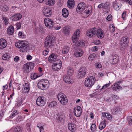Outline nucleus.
<instances>
[{
    "mask_svg": "<svg viewBox=\"0 0 132 132\" xmlns=\"http://www.w3.org/2000/svg\"><path fill=\"white\" fill-rule=\"evenodd\" d=\"M78 9L79 10V12L82 17L87 18L91 13L92 8L90 6L86 7L84 3L81 2L78 4L77 10H78Z\"/></svg>",
    "mask_w": 132,
    "mask_h": 132,
    "instance_id": "f257e3e1",
    "label": "nucleus"
},
{
    "mask_svg": "<svg viewBox=\"0 0 132 132\" xmlns=\"http://www.w3.org/2000/svg\"><path fill=\"white\" fill-rule=\"evenodd\" d=\"M15 46L20 48L19 51L21 52H29L32 50L31 46L28 45V42L25 41H20L16 42L15 44Z\"/></svg>",
    "mask_w": 132,
    "mask_h": 132,
    "instance_id": "f03ea898",
    "label": "nucleus"
},
{
    "mask_svg": "<svg viewBox=\"0 0 132 132\" xmlns=\"http://www.w3.org/2000/svg\"><path fill=\"white\" fill-rule=\"evenodd\" d=\"M55 40V37L53 35L47 36L45 40L44 47L47 48H51L53 45Z\"/></svg>",
    "mask_w": 132,
    "mask_h": 132,
    "instance_id": "7ed1b4c3",
    "label": "nucleus"
},
{
    "mask_svg": "<svg viewBox=\"0 0 132 132\" xmlns=\"http://www.w3.org/2000/svg\"><path fill=\"white\" fill-rule=\"evenodd\" d=\"M49 85V81L46 79L41 80L38 82L37 84L38 88L41 90H44L45 88H48Z\"/></svg>",
    "mask_w": 132,
    "mask_h": 132,
    "instance_id": "20e7f679",
    "label": "nucleus"
},
{
    "mask_svg": "<svg viewBox=\"0 0 132 132\" xmlns=\"http://www.w3.org/2000/svg\"><path fill=\"white\" fill-rule=\"evenodd\" d=\"M95 81V79L94 77L91 76L88 77L85 80V85L86 87H88L89 88L93 85Z\"/></svg>",
    "mask_w": 132,
    "mask_h": 132,
    "instance_id": "39448f33",
    "label": "nucleus"
},
{
    "mask_svg": "<svg viewBox=\"0 0 132 132\" xmlns=\"http://www.w3.org/2000/svg\"><path fill=\"white\" fill-rule=\"evenodd\" d=\"M57 98L61 104L65 105L67 104L68 100L66 96L63 93H59L57 95Z\"/></svg>",
    "mask_w": 132,
    "mask_h": 132,
    "instance_id": "423d86ee",
    "label": "nucleus"
},
{
    "mask_svg": "<svg viewBox=\"0 0 132 132\" xmlns=\"http://www.w3.org/2000/svg\"><path fill=\"white\" fill-rule=\"evenodd\" d=\"M42 12L43 15L47 17L50 16L52 13V11L51 9L46 6L43 7Z\"/></svg>",
    "mask_w": 132,
    "mask_h": 132,
    "instance_id": "0eeeda50",
    "label": "nucleus"
},
{
    "mask_svg": "<svg viewBox=\"0 0 132 132\" xmlns=\"http://www.w3.org/2000/svg\"><path fill=\"white\" fill-rule=\"evenodd\" d=\"M37 104L39 106H43L45 103V101L43 96H39L36 99Z\"/></svg>",
    "mask_w": 132,
    "mask_h": 132,
    "instance_id": "6e6552de",
    "label": "nucleus"
},
{
    "mask_svg": "<svg viewBox=\"0 0 132 132\" xmlns=\"http://www.w3.org/2000/svg\"><path fill=\"white\" fill-rule=\"evenodd\" d=\"M96 30V28L95 27L91 28L87 31V35L90 38L94 37L95 35Z\"/></svg>",
    "mask_w": 132,
    "mask_h": 132,
    "instance_id": "1a4fd4ad",
    "label": "nucleus"
},
{
    "mask_svg": "<svg viewBox=\"0 0 132 132\" xmlns=\"http://www.w3.org/2000/svg\"><path fill=\"white\" fill-rule=\"evenodd\" d=\"M110 63L113 64H117L119 61V57L117 55H112L110 57Z\"/></svg>",
    "mask_w": 132,
    "mask_h": 132,
    "instance_id": "9d476101",
    "label": "nucleus"
},
{
    "mask_svg": "<svg viewBox=\"0 0 132 132\" xmlns=\"http://www.w3.org/2000/svg\"><path fill=\"white\" fill-rule=\"evenodd\" d=\"M80 31L79 29H77L74 33L72 38L73 43H76L78 40L80 35Z\"/></svg>",
    "mask_w": 132,
    "mask_h": 132,
    "instance_id": "9b49d317",
    "label": "nucleus"
},
{
    "mask_svg": "<svg viewBox=\"0 0 132 132\" xmlns=\"http://www.w3.org/2000/svg\"><path fill=\"white\" fill-rule=\"evenodd\" d=\"M44 22L46 26L50 28L53 27L54 24V22L52 20L49 18H46L44 19Z\"/></svg>",
    "mask_w": 132,
    "mask_h": 132,
    "instance_id": "f8f14e48",
    "label": "nucleus"
},
{
    "mask_svg": "<svg viewBox=\"0 0 132 132\" xmlns=\"http://www.w3.org/2000/svg\"><path fill=\"white\" fill-rule=\"evenodd\" d=\"M127 38L125 37H123L121 39L120 41V43L121 45L120 46V48L121 49L123 50H124L127 46Z\"/></svg>",
    "mask_w": 132,
    "mask_h": 132,
    "instance_id": "ddd939ff",
    "label": "nucleus"
},
{
    "mask_svg": "<svg viewBox=\"0 0 132 132\" xmlns=\"http://www.w3.org/2000/svg\"><path fill=\"white\" fill-rule=\"evenodd\" d=\"M74 112L75 115L77 117H80L82 113V109L81 107L79 106H78L74 108Z\"/></svg>",
    "mask_w": 132,
    "mask_h": 132,
    "instance_id": "4468645a",
    "label": "nucleus"
},
{
    "mask_svg": "<svg viewBox=\"0 0 132 132\" xmlns=\"http://www.w3.org/2000/svg\"><path fill=\"white\" fill-rule=\"evenodd\" d=\"M96 32V34L98 38L102 39L104 37L105 33L101 28H99L97 29Z\"/></svg>",
    "mask_w": 132,
    "mask_h": 132,
    "instance_id": "2eb2a0df",
    "label": "nucleus"
},
{
    "mask_svg": "<svg viewBox=\"0 0 132 132\" xmlns=\"http://www.w3.org/2000/svg\"><path fill=\"white\" fill-rule=\"evenodd\" d=\"M111 88L114 91H117L120 89H121L122 88L118 84V83L115 82L114 83L113 85L111 86Z\"/></svg>",
    "mask_w": 132,
    "mask_h": 132,
    "instance_id": "dca6fc26",
    "label": "nucleus"
},
{
    "mask_svg": "<svg viewBox=\"0 0 132 132\" xmlns=\"http://www.w3.org/2000/svg\"><path fill=\"white\" fill-rule=\"evenodd\" d=\"M30 90L29 86L27 83H25L23 85L22 87V91L23 93H28Z\"/></svg>",
    "mask_w": 132,
    "mask_h": 132,
    "instance_id": "f3484780",
    "label": "nucleus"
},
{
    "mask_svg": "<svg viewBox=\"0 0 132 132\" xmlns=\"http://www.w3.org/2000/svg\"><path fill=\"white\" fill-rule=\"evenodd\" d=\"M30 65V63H27L23 65V69L24 72L28 73L30 72V69L29 68Z\"/></svg>",
    "mask_w": 132,
    "mask_h": 132,
    "instance_id": "a211bd4d",
    "label": "nucleus"
},
{
    "mask_svg": "<svg viewBox=\"0 0 132 132\" xmlns=\"http://www.w3.org/2000/svg\"><path fill=\"white\" fill-rule=\"evenodd\" d=\"M57 57V55L54 53L51 54L48 58V61L50 62H54Z\"/></svg>",
    "mask_w": 132,
    "mask_h": 132,
    "instance_id": "6ab92c4d",
    "label": "nucleus"
},
{
    "mask_svg": "<svg viewBox=\"0 0 132 132\" xmlns=\"http://www.w3.org/2000/svg\"><path fill=\"white\" fill-rule=\"evenodd\" d=\"M7 43L6 40L3 39H0V45L1 47H0L1 49H2L5 48L6 46Z\"/></svg>",
    "mask_w": 132,
    "mask_h": 132,
    "instance_id": "aec40b11",
    "label": "nucleus"
},
{
    "mask_svg": "<svg viewBox=\"0 0 132 132\" xmlns=\"http://www.w3.org/2000/svg\"><path fill=\"white\" fill-rule=\"evenodd\" d=\"M22 15L20 13H17L12 16L11 19L12 20L15 21L21 19Z\"/></svg>",
    "mask_w": 132,
    "mask_h": 132,
    "instance_id": "412c9836",
    "label": "nucleus"
},
{
    "mask_svg": "<svg viewBox=\"0 0 132 132\" xmlns=\"http://www.w3.org/2000/svg\"><path fill=\"white\" fill-rule=\"evenodd\" d=\"M84 52L81 50L75 51L74 52V55L76 57H79L82 56Z\"/></svg>",
    "mask_w": 132,
    "mask_h": 132,
    "instance_id": "4be33fe9",
    "label": "nucleus"
},
{
    "mask_svg": "<svg viewBox=\"0 0 132 132\" xmlns=\"http://www.w3.org/2000/svg\"><path fill=\"white\" fill-rule=\"evenodd\" d=\"M68 128L69 130L72 132H74L76 130L75 126L72 123L68 124Z\"/></svg>",
    "mask_w": 132,
    "mask_h": 132,
    "instance_id": "5701e85b",
    "label": "nucleus"
},
{
    "mask_svg": "<svg viewBox=\"0 0 132 132\" xmlns=\"http://www.w3.org/2000/svg\"><path fill=\"white\" fill-rule=\"evenodd\" d=\"M62 66V64H55L52 65V68L53 70L54 71H57L60 69Z\"/></svg>",
    "mask_w": 132,
    "mask_h": 132,
    "instance_id": "b1692460",
    "label": "nucleus"
},
{
    "mask_svg": "<svg viewBox=\"0 0 132 132\" xmlns=\"http://www.w3.org/2000/svg\"><path fill=\"white\" fill-rule=\"evenodd\" d=\"M62 14L64 17H67L69 15L68 11L65 8H63L62 10Z\"/></svg>",
    "mask_w": 132,
    "mask_h": 132,
    "instance_id": "393cba45",
    "label": "nucleus"
},
{
    "mask_svg": "<svg viewBox=\"0 0 132 132\" xmlns=\"http://www.w3.org/2000/svg\"><path fill=\"white\" fill-rule=\"evenodd\" d=\"M75 4L74 0H68L67 2L68 7L69 8H71L73 7Z\"/></svg>",
    "mask_w": 132,
    "mask_h": 132,
    "instance_id": "a878e982",
    "label": "nucleus"
},
{
    "mask_svg": "<svg viewBox=\"0 0 132 132\" xmlns=\"http://www.w3.org/2000/svg\"><path fill=\"white\" fill-rule=\"evenodd\" d=\"M63 30L64 34L68 35L70 32V27L65 26L63 28Z\"/></svg>",
    "mask_w": 132,
    "mask_h": 132,
    "instance_id": "bb28decb",
    "label": "nucleus"
},
{
    "mask_svg": "<svg viewBox=\"0 0 132 132\" xmlns=\"http://www.w3.org/2000/svg\"><path fill=\"white\" fill-rule=\"evenodd\" d=\"M8 34L10 35H12L14 32V29L12 26H10L7 30Z\"/></svg>",
    "mask_w": 132,
    "mask_h": 132,
    "instance_id": "cd10ccee",
    "label": "nucleus"
},
{
    "mask_svg": "<svg viewBox=\"0 0 132 132\" xmlns=\"http://www.w3.org/2000/svg\"><path fill=\"white\" fill-rule=\"evenodd\" d=\"M69 76H68L65 75L64 76H63V80L65 82L67 83H72L73 81H70Z\"/></svg>",
    "mask_w": 132,
    "mask_h": 132,
    "instance_id": "c85d7f7f",
    "label": "nucleus"
},
{
    "mask_svg": "<svg viewBox=\"0 0 132 132\" xmlns=\"http://www.w3.org/2000/svg\"><path fill=\"white\" fill-rule=\"evenodd\" d=\"M69 48L68 46H64L62 48V53L63 54H65L67 53L69 51Z\"/></svg>",
    "mask_w": 132,
    "mask_h": 132,
    "instance_id": "c756f323",
    "label": "nucleus"
},
{
    "mask_svg": "<svg viewBox=\"0 0 132 132\" xmlns=\"http://www.w3.org/2000/svg\"><path fill=\"white\" fill-rule=\"evenodd\" d=\"M103 10L105 11V12L106 13H108L110 11L109 6L107 3H104L103 8Z\"/></svg>",
    "mask_w": 132,
    "mask_h": 132,
    "instance_id": "7c9ffc66",
    "label": "nucleus"
},
{
    "mask_svg": "<svg viewBox=\"0 0 132 132\" xmlns=\"http://www.w3.org/2000/svg\"><path fill=\"white\" fill-rule=\"evenodd\" d=\"M120 4L119 3H115L113 5L114 8L116 11H118L121 7Z\"/></svg>",
    "mask_w": 132,
    "mask_h": 132,
    "instance_id": "2f4dec72",
    "label": "nucleus"
},
{
    "mask_svg": "<svg viewBox=\"0 0 132 132\" xmlns=\"http://www.w3.org/2000/svg\"><path fill=\"white\" fill-rule=\"evenodd\" d=\"M74 72L73 69L71 68H68L67 74L69 76H72Z\"/></svg>",
    "mask_w": 132,
    "mask_h": 132,
    "instance_id": "473e14b6",
    "label": "nucleus"
},
{
    "mask_svg": "<svg viewBox=\"0 0 132 132\" xmlns=\"http://www.w3.org/2000/svg\"><path fill=\"white\" fill-rule=\"evenodd\" d=\"M18 114V112L17 110H15L9 116V118L10 119H12L17 115Z\"/></svg>",
    "mask_w": 132,
    "mask_h": 132,
    "instance_id": "72a5a7b5",
    "label": "nucleus"
},
{
    "mask_svg": "<svg viewBox=\"0 0 132 132\" xmlns=\"http://www.w3.org/2000/svg\"><path fill=\"white\" fill-rule=\"evenodd\" d=\"M8 7L7 5H5L0 7V9L4 12H6L8 10Z\"/></svg>",
    "mask_w": 132,
    "mask_h": 132,
    "instance_id": "f704fd0d",
    "label": "nucleus"
},
{
    "mask_svg": "<svg viewBox=\"0 0 132 132\" xmlns=\"http://www.w3.org/2000/svg\"><path fill=\"white\" fill-rule=\"evenodd\" d=\"M10 57V55L9 54L6 53L2 55V58L3 60H6L9 59Z\"/></svg>",
    "mask_w": 132,
    "mask_h": 132,
    "instance_id": "c9c22d12",
    "label": "nucleus"
},
{
    "mask_svg": "<svg viewBox=\"0 0 132 132\" xmlns=\"http://www.w3.org/2000/svg\"><path fill=\"white\" fill-rule=\"evenodd\" d=\"M57 102L55 101H53L50 102L48 104V106L53 107L56 106L57 105Z\"/></svg>",
    "mask_w": 132,
    "mask_h": 132,
    "instance_id": "e433bc0d",
    "label": "nucleus"
},
{
    "mask_svg": "<svg viewBox=\"0 0 132 132\" xmlns=\"http://www.w3.org/2000/svg\"><path fill=\"white\" fill-rule=\"evenodd\" d=\"M22 129V128L20 127H16L14 129V132H21Z\"/></svg>",
    "mask_w": 132,
    "mask_h": 132,
    "instance_id": "4c0bfd02",
    "label": "nucleus"
},
{
    "mask_svg": "<svg viewBox=\"0 0 132 132\" xmlns=\"http://www.w3.org/2000/svg\"><path fill=\"white\" fill-rule=\"evenodd\" d=\"M55 0H48L46 2V4L49 5H52L55 3Z\"/></svg>",
    "mask_w": 132,
    "mask_h": 132,
    "instance_id": "58836bf2",
    "label": "nucleus"
},
{
    "mask_svg": "<svg viewBox=\"0 0 132 132\" xmlns=\"http://www.w3.org/2000/svg\"><path fill=\"white\" fill-rule=\"evenodd\" d=\"M22 103V100L21 99L19 100L15 104V106L19 107L20 106Z\"/></svg>",
    "mask_w": 132,
    "mask_h": 132,
    "instance_id": "ea45409f",
    "label": "nucleus"
},
{
    "mask_svg": "<svg viewBox=\"0 0 132 132\" xmlns=\"http://www.w3.org/2000/svg\"><path fill=\"white\" fill-rule=\"evenodd\" d=\"M79 72H82L83 73H86V68L83 67H81L79 70Z\"/></svg>",
    "mask_w": 132,
    "mask_h": 132,
    "instance_id": "a19ab883",
    "label": "nucleus"
},
{
    "mask_svg": "<svg viewBox=\"0 0 132 132\" xmlns=\"http://www.w3.org/2000/svg\"><path fill=\"white\" fill-rule=\"evenodd\" d=\"M86 74L85 73H83L82 72L78 71V77L80 79L82 78L85 76Z\"/></svg>",
    "mask_w": 132,
    "mask_h": 132,
    "instance_id": "79ce46f5",
    "label": "nucleus"
},
{
    "mask_svg": "<svg viewBox=\"0 0 132 132\" xmlns=\"http://www.w3.org/2000/svg\"><path fill=\"white\" fill-rule=\"evenodd\" d=\"M121 109L120 108H117V111H115V110H112V112L113 114H116L117 113H120L121 111Z\"/></svg>",
    "mask_w": 132,
    "mask_h": 132,
    "instance_id": "37998d69",
    "label": "nucleus"
},
{
    "mask_svg": "<svg viewBox=\"0 0 132 132\" xmlns=\"http://www.w3.org/2000/svg\"><path fill=\"white\" fill-rule=\"evenodd\" d=\"M106 127V125L101 122L100 124L99 128L100 130H102Z\"/></svg>",
    "mask_w": 132,
    "mask_h": 132,
    "instance_id": "c03bdc74",
    "label": "nucleus"
},
{
    "mask_svg": "<svg viewBox=\"0 0 132 132\" xmlns=\"http://www.w3.org/2000/svg\"><path fill=\"white\" fill-rule=\"evenodd\" d=\"M78 45L81 47H83L85 45V44L83 40H79L78 42Z\"/></svg>",
    "mask_w": 132,
    "mask_h": 132,
    "instance_id": "a18cd8bd",
    "label": "nucleus"
},
{
    "mask_svg": "<svg viewBox=\"0 0 132 132\" xmlns=\"http://www.w3.org/2000/svg\"><path fill=\"white\" fill-rule=\"evenodd\" d=\"M90 129L93 132L95 131L96 129V127L95 124H92L91 126Z\"/></svg>",
    "mask_w": 132,
    "mask_h": 132,
    "instance_id": "49530a36",
    "label": "nucleus"
},
{
    "mask_svg": "<svg viewBox=\"0 0 132 132\" xmlns=\"http://www.w3.org/2000/svg\"><path fill=\"white\" fill-rule=\"evenodd\" d=\"M110 84V82H109V83L108 84H106L105 85H104L100 89V91H101L103 89H104L107 87H108V86H109Z\"/></svg>",
    "mask_w": 132,
    "mask_h": 132,
    "instance_id": "de8ad7c7",
    "label": "nucleus"
},
{
    "mask_svg": "<svg viewBox=\"0 0 132 132\" xmlns=\"http://www.w3.org/2000/svg\"><path fill=\"white\" fill-rule=\"evenodd\" d=\"M127 120L129 124V125L132 124V116H129L127 117Z\"/></svg>",
    "mask_w": 132,
    "mask_h": 132,
    "instance_id": "09e8293b",
    "label": "nucleus"
},
{
    "mask_svg": "<svg viewBox=\"0 0 132 132\" xmlns=\"http://www.w3.org/2000/svg\"><path fill=\"white\" fill-rule=\"evenodd\" d=\"M2 19L3 20L5 25H7L9 23V19L6 17H3L2 18Z\"/></svg>",
    "mask_w": 132,
    "mask_h": 132,
    "instance_id": "8fccbe9b",
    "label": "nucleus"
},
{
    "mask_svg": "<svg viewBox=\"0 0 132 132\" xmlns=\"http://www.w3.org/2000/svg\"><path fill=\"white\" fill-rule=\"evenodd\" d=\"M53 62L54 63L53 64H62L61 61L59 59H55V60Z\"/></svg>",
    "mask_w": 132,
    "mask_h": 132,
    "instance_id": "3c124183",
    "label": "nucleus"
},
{
    "mask_svg": "<svg viewBox=\"0 0 132 132\" xmlns=\"http://www.w3.org/2000/svg\"><path fill=\"white\" fill-rule=\"evenodd\" d=\"M38 77L36 74L34 73L31 75V78L32 79H35Z\"/></svg>",
    "mask_w": 132,
    "mask_h": 132,
    "instance_id": "603ef678",
    "label": "nucleus"
},
{
    "mask_svg": "<svg viewBox=\"0 0 132 132\" xmlns=\"http://www.w3.org/2000/svg\"><path fill=\"white\" fill-rule=\"evenodd\" d=\"M121 1L126 2L127 4L130 5H132V1L131 0H120Z\"/></svg>",
    "mask_w": 132,
    "mask_h": 132,
    "instance_id": "864d4df0",
    "label": "nucleus"
},
{
    "mask_svg": "<svg viewBox=\"0 0 132 132\" xmlns=\"http://www.w3.org/2000/svg\"><path fill=\"white\" fill-rule=\"evenodd\" d=\"M110 31L111 32H113L115 31V27L113 25L111 24L110 26Z\"/></svg>",
    "mask_w": 132,
    "mask_h": 132,
    "instance_id": "5fc2aeb1",
    "label": "nucleus"
},
{
    "mask_svg": "<svg viewBox=\"0 0 132 132\" xmlns=\"http://www.w3.org/2000/svg\"><path fill=\"white\" fill-rule=\"evenodd\" d=\"M106 117L108 119V120L111 121L112 119V115L109 113H107Z\"/></svg>",
    "mask_w": 132,
    "mask_h": 132,
    "instance_id": "6e6d98bb",
    "label": "nucleus"
},
{
    "mask_svg": "<svg viewBox=\"0 0 132 132\" xmlns=\"http://www.w3.org/2000/svg\"><path fill=\"white\" fill-rule=\"evenodd\" d=\"M126 13L127 12L126 11H124L122 14V18L124 20L126 19Z\"/></svg>",
    "mask_w": 132,
    "mask_h": 132,
    "instance_id": "4d7b16f0",
    "label": "nucleus"
},
{
    "mask_svg": "<svg viewBox=\"0 0 132 132\" xmlns=\"http://www.w3.org/2000/svg\"><path fill=\"white\" fill-rule=\"evenodd\" d=\"M37 127L39 128L40 132H42L44 130L43 127L41 126L40 124H38Z\"/></svg>",
    "mask_w": 132,
    "mask_h": 132,
    "instance_id": "13d9d810",
    "label": "nucleus"
},
{
    "mask_svg": "<svg viewBox=\"0 0 132 132\" xmlns=\"http://www.w3.org/2000/svg\"><path fill=\"white\" fill-rule=\"evenodd\" d=\"M48 49L44 50L43 52V54L44 56L46 55L48 53Z\"/></svg>",
    "mask_w": 132,
    "mask_h": 132,
    "instance_id": "bf43d9fd",
    "label": "nucleus"
},
{
    "mask_svg": "<svg viewBox=\"0 0 132 132\" xmlns=\"http://www.w3.org/2000/svg\"><path fill=\"white\" fill-rule=\"evenodd\" d=\"M21 25V23L19 22H18L16 23V26L17 27V29H19L20 28Z\"/></svg>",
    "mask_w": 132,
    "mask_h": 132,
    "instance_id": "052dcab7",
    "label": "nucleus"
},
{
    "mask_svg": "<svg viewBox=\"0 0 132 132\" xmlns=\"http://www.w3.org/2000/svg\"><path fill=\"white\" fill-rule=\"evenodd\" d=\"M112 16L111 14L108 15L106 19L107 20L109 21H110L112 19Z\"/></svg>",
    "mask_w": 132,
    "mask_h": 132,
    "instance_id": "680f3d73",
    "label": "nucleus"
},
{
    "mask_svg": "<svg viewBox=\"0 0 132 132\" xmlns=\"http://www.w3.org/2000/svg\"><path fill=\"white\" fill-rule=\"evenodd\" d=\"M30 124L29 123H27L26 124V127L28 131H30L31 130L30 128Z\"/></svg>",
    "mask_w": 132,
    "mask_h": 132,
    "instance_id": "e2e57ef3",
    "label": "nucleus"
},
{
    "mask_svg": "<svg viewBox=\"0 0 132 132\" xmlns=\"http://www.w3.org/2000/svg\"><path fill=\"white\" fill-rule=\"evenodd\" d=\"M98 50V48L97 46H94L92 47V50L93 51H96Z\"/></svg>",
    "mask_w": 132,
    "mask_h": 132,
    "instance_id": "0e129e2a",
    "label": "nucleus"
},
{
    "mask_svg": "<svg viewBox=\"0 0 132 132\" xmlns=\"http://www.w3.org/2000/svg\"><path fill=\"white\" fill-rule=\"evenodd\" d=\"M94 55H90L88 57V59L90 60H92L94 58Z\"/></svg>",
    "mask_w": 132,
    "mask_h": 132,
    "instance_id": "69168bd1",
    "label": "nucleus"
},
{
    "mask_svg": "<svg viewBox=\"0 0 132 132\" xmlns=\"http://www.w3.org/2000/svg\"><path fill=\"white\" fill-rule=\"evenodd\" d=\"M95 66L97 68H100L102 67V65L101 64L99 63H96Z\"/></svg>",
    "mask_w": 132,
    "mask_h": 132,
    "instance_id": "338daca9",
    "label": "nucleus"
},
{
    "mask_svg": "<svg viewBox=\"0 0 132 132\" xmlns=\"http://www.w3.org/2000/svg\"><path fill=\"white\" fill-rule=\"evenodd\" d=\"M16 120L18 121H20L22 120V118L20 116H18L16 118Z\"/></svg>",
    "mask_w": 132,
    "mask_h": 132,
    "instance_id": "774afa93",
    "label": "nucleus"
}]
</instances>
